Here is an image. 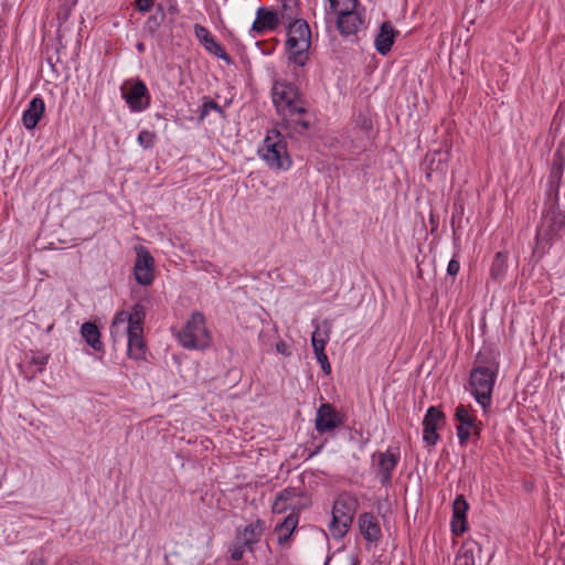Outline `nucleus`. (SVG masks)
Masks as SVG:
<instances>
[{"instance_id": "obj_24", "label": "nucleus", "mask_w": 565, "mask_h": 565, "mask_svg": "<svg viewBox=\"0 0 565 565\" xmlns=\"http://www.w3.org/2000/svg\"><path fill=\"white\" fill-rule=\"evenodd\" d=\"M396 33L390 21H385L381 24L380 32L374 41L375 49L380 54L386 55L391 51Z\"/></svg>"}, {"instance_id": "obj_8", "label": "nucleus", "mask_w": 565, "mask_h": 565, "mask_svg": "<svg viewBox=\"0 0 565 565\" xmlns=\"http://www.w3.org/2000/svg\"><path fill=\"white\" fill-rule=\"evenodd\" d=\"M137 257L134 266L136 281L141 286H149L154 279V259L150 252L143 247L136 248Z\"/></svg>"}, {"instance_id": "obj_30", "label": "nucleus", "mask_w": 565, "mask_h": 565, "mask_svg": "<svg viewBox=\"0 0 565 565\" xmlns=\"http://www.w3.org/2000/svg\"><path fill=\"white\" fill-rule=\"evenodd\" d=\"M455 418L460 425L472 428L475 435H479L481 423L471 416L465 405H458L455 411Z\"/></svg>"}, {"instance_id": "obj_19", "label": "nucleus", "mask_w": 565, "mask_h": 565, "mask_svg": "<svg viewBox=\"0 0 565 565\" xmlns=\"http://www.w3.org/2000/svg\"><path fill=\"white\" fill-rule=\"evenodd\" d=\"M337 15V28L342 35L348 36L355 34L363 24V20L355 9L341 12Z\"/></svg>"}, {"instance_id": "obj_32", "label": "nucleus", "mask_w": 565, "mask_h": 565, "mask_svg": "<svg viewBox=\"0 0 565 565\" xmlns=\"http://www.w3.org/2000/svg\"><path fill=\"white\" fill-rule=\"evenodd\" d=\"M324 330L320 326L316 328L311 335V345L313 351L324 350L327 342L329 341L330 326L328 322H323Z\"/></svg>"}, {"instance_id": "obj_18", "label": "nucleus", "mask_w": 565, "mask_h": 565, "mask_svg": "<svg viewBox=\"0 0 565 565\" xmlns=\"http://www.w3.org/2000/svg\"><path fill=\"white\" fill-rule=\"evenodd\" d=\"M499 354L490 348H482L476 355L472 370L498 374Z\"/></svg>"}, {"instance_id": "obj_23", "label": "nucleus", "mask_w": 565, "mask_h": 565, "mask_svg": "<svg viewBox=\"0 0 565 565\" xmlns=\"http://www.w3.org/2000/svg\"><path fill=\"white\" fill-rule=\"evenodd\" d=\"M45 110L44 100L36 96L31 99L29 107L23 111L22 122L28 130L36 127Z\"/></svg>"}, {"instance_id": "obj_27", "label": "nucleus", "mask_w": 565, "mask_h": 565, "mask_svg": "<svg viewBox=\"0 0 565 565\" xmlns=\"http://www.w3.org/2000/svg\"><path fill=\"white\" fill-rule=\"evenodd\" d=\"M81 334L95 351H103L104 345L100 341V331L94 322H84L81 327Z\"/></svg>"}, {"instance_id": "obj_10", "label": "nucleus", "mask_w": 565, "mask_h": 565, "mask_svg": "<svg viewBox=\"0 0 565 565\" xmlns=\"http://www.w3.org/2000/svg\"><path fill=\"white\" fill-rule=\"evenodd\" d=\"M376 458V476L380 479L382 486H388L392 480L393 471L395 470L398 461L399 454L386 450L384 452L379 451L373 455Z\"/></svg>"}, {"instance_id": "obj_5", "label": "nucleus", "mask_w": 565, "mask_h": 565, "mask_svg": "<svg viewBox=\"0 0 565 565\" xmlns=\"http://www.w3.org/2000/svg\"><path fill=\"white\" fill-rule=\"evenodd\" d=\"M497 376L498 374L491 375L489 372H481L479 370H471L470 372L469 384L471 386V394L483 409L491 405Z\"/></svg>"}, {"instance_id": "obj_45", "label": "nucleus", "mask_w": 565, "mask_h": 565, "mask_svg": "<svg viewBox=\"0 0 565 565\" xmlns=\"http://www.w3.org/2000/svg\"><path fill=\"white\" fill-rule=\"evenodd\" d=\"M460 269V263L456 258L450 259L447 266V274L449 276H456L459 273Z\"/></svg>"}, {"instance_id": "obj_49", "label": "nucleus", "mask_w": 565, "mask_h": 565, "mask_svg": "<svg viewBox=\"0 0 565 565\" xmlns=\"http://www.w3.org/2000/svg\"><path fill=\"white\" fill-rule=\"evenodd\" d=\"M278 352L286 353V344L284 342H279L276 345Z\"/></svg>"}, {"instance_id": "obj_25", "label": "nucleus", "mask_w": 565, "mask_h": 565, "mask_svg": "<svg viewBox=\"0 0 565 565\" xmlns=\"http://www.w3.org/2000/svg\"><path fill=\"white\" fill-rule=\"evenodd\" d=\"M143 330L127 328L128 355L135 360H142L146 356V343L142 338Z\"/></svg>"}, {"instance_id": "obj_39", "label": "nucleus", "mask_w": 565, "mask_h": 565, "mask_svg": "<svg viewBox=\"0 0 565 565\" xmlns=\"http://www.w3.org/2000/svg\"><path fill=\"white\" fill-rule=\"evenodd\" d=\"M288 509H295V504L292 503H287L285 500H284V497H276L274 503H273V512L274 513H284L285 511H287Z\"/></svg>"}, {"instance_id": "obj_9", "label": "nucleus", "mask_w": 565, "mask_h": 565, "mask_svg": "<svg viewBox=\"0 0 565 565\" xmlns=\"http://www.w3.org/2000/svg\"><path fill=\"white\" fill-rule=\"evenodd\" d=\"M445 422L446 416L438 407L431 406L427 409L423 419V441L427 446H435L438 443L440 436L437 428Z\"/></svg>"}, {"instance_id": "obj_7", "label": "nucleus", "mask_w": 565, "mask_h": 565, "mask_svg": "<svg viewBox=\"0 0 565 565\" xmlns=\"http://www.w3.org/2000/svg\"><path fill=\"white\" fill-rule=\"evenodd\" d=\"M344 423V416L330 403H322L316 413L315 427L322 435L331 433Z\"/></svg>"}, {"instance_id": "obj_26", "label": "nucleus", "mask_w": 565, "mask_h": 565, "mask_svg": "<svg viewBox=\"0 0 565 565\" xmlns=\"http://www.w3.org/2000/svg\"><path fill=\"white\" fill-rule=\"evenodd\" d=\"M564 164H565V159H564L563 154L559 151L555 152L553 156V162H552V167H551L548 183H550L551 189L555 188L554 190H555L556 201H558V191H559V185H561V181H562V177H563V172H564Z\"/></svg>"}, {"instance_id": "obj_33", "label": "nucleus", "mask_w": 565, "mask_h": 565, "mask_svg": "<svg viewBox=\"0 0 565 565\" xmlns=\"http://www.w3.org/2000/svg\"><path fill=\"white\" fill-rule=\"evenodd\" d=\"M211 110H215L216 113L220 114V116L222 118H225L224 109L216 102H214L213 99H211L209 97H204L203 104L201 106V111H200L199 119L203 120L209 115V113Z\"/></svg>"}, {"instance_id": "obj_41", "label": "nucleus", "mask_w": 565, "mask_h": 565, "mask_svg": "<svg viewBox=\"0 0 565 565\" xmlns=\"http://www.w3.org/2000/svg\"><path fill=\"white\" fill-rule=\"evenodd\" d=\"M278 497H284L287 503H294L295 499L300 497V491L297 488H287L278 493Z\"/></svg>"}, {"instance_id": "obj_36", "label": "nucleus", "mask_w": 565, "mask_h": 565, "mask_svg": "<svg viewBox=\"0 0 565 565\" xmlns=\"http://www.w3.org/2000/svg\"><path fill=\"white\" fill-rule=\"evenodd\" d=\"M156 134L149 130H141L138 135V143L143 149H151L154 146L156 142Z\"/></svg>"}, {"instance_id": "obj_34", "label": "nucleus", "mask_w": 565, "mask_h": 565, "mask_svg": "<svg viewBox=\"0 0 565 565\" xmlns=\"http://www.w3.org/2000/svg\"><path fill=\"white\" fill-rule=\"evenodd\" d=\"M159 14L150 15L143 26V31L151 35H153L158 31L164 19V13L161 6H159Z\"/></svg>"}, {"instance_id": "obj_50", "label": "nucleus", "mask_w": 565, "mask_h": 565, "mask_svg": "<svg viewBox=\"0 0 565 565\" xmlns=\"http://www.w3.org/2000/svg\"><path fill=\"white\" fill-rule=\"evenodd\" d=\"M28 565H44L41 559H32Z\"/></svg>"}, {"instance_id": "obj_47", "label": "nucleus", "mask_w": 565, "mask_h": 565, "mask_svg": "<svg viewBox=\"0 0 565 565\" xmlns=\"http://www.w3.org/2000/svg\"><path fill=\"white\" fill-rule=\"evenodd\" d=\"M135 6L140 12H148L152 7V0H136Z\"/></svg>"}, {"instance_id": "obj_22", "label": "nucleus", "mask_w": 565, "mask_h": 565, "mask_svg": "<svg viewBox=\"0 0 565 565\" xmlns=\"http://www.w3.org/2000/svg\"><path fill=\"white\" fill-rule=\"evenodd\" d=\"M299 522V516L297 513L291 512L287 515L280 523H278L275 527V533L277 534L278 544L281 546H289L291 542V536L295 530L297 529Z\"/></svg>"}, {"instance_id": "obj_17", "label": "nucleus", "mask_w": 565, "mask_h": 565, "mask_svg": "<svg viewBox=\"0 0 565 565\" xmlns=\"http://www.w3.org/2000/svg\"><path fill=\"white\" fill-rule=\"evenodd\" d=\"M146 318V310L143 305L135 303L131 308L130 312L121 311L117 313L114 319L113 328L118 326L119 323H125L128 321L127 328H137V330H143V321Z\"/></svg>"}, {"instance_id": "obj_38", "label": "nucleus", "mask_w": 565, "mask_h": 565, "mask_svg": "<svg viewBox=\"0 0 565 565\" xmlns=\"http://www.w3.org/2000/svg\"><path fill=\"white\" fill-rule=\"evenodd\" d=\"M286 115L294 118L295 116L302 115L307 113L306 108L302 106V102L297 99V102H292V105H287L286 109L282 110Z\"/></svg>"}, {"instance_id": "obj_1", "label": "nucleus", "mask_w": 565, "mask_h": 565, "mask_svg": "<svg viewBox=\"0 0 565 565\" xmlns=\"http://www.w3.org/2000/svg\"><path fill=\"white\" fill-rule=\"evenodd\" d=\"M565 228V214L558 207V201L554 202L543 213L541 224L536 231L533 256L541 259L551 248L553 239Z\"/></svg>"}, {"instance_id": "obj_51", "label": "nucleus", "mask_w": 565, "mask_h": 565, "mask_svg": "<svg viewBox=\"0 0 565 565\" xmlns=\"http://www.w3.org/2000/svg\"><path fill=\"white\" fill-rule=\"evenodd\" d=\"M137 50H138L139 52H143V51H145V45H143V43H138V44H137Z\"/></svg>"}, {"instance_id": "obj_52", "label": "nucleus", "mask_w": 565, "mask_h": 565, "mask_svg": "<svg viewBox=\"0 0 565 565\" xmlns=\"http://www.w3.org/2000/svg\"><path fill=\"white\" fill-rule=\"evenodd\" d=\"M175 10H177V8H175L174 6H171V7L169 8V11H170L171 13H173Z\"/></svg>"}, {"instance_id": "obj_13", "label": "nucleus", "mask_w": 565, "mask_h": 565, "mask_svg": "<svg viewBox=\"0 0 565 565\" xmlns=\"http://www.w3.org/2000/svg\"><path fill=\"white\" fill-rule=\"evenodd\" d=\"M266 530V523L262 519H257L255 522L246 525L243 530H236V539L246 547L249 552H254V545L258 543Z\"/></svg>"}, {"instance_id": "obj_11", "label": "nucleus", "mask_w": 565, "mask_h": 565, "mask_svg": "<svg viewBox=\"0 0 565 565\" xmlns=\"http://www.w3.org/2000/svg\"><path fill=\"white\" fill-rule=\"evenodd\" d=\"M449 159L450 150L447 147L428 152L425 157L426 178L430 179L434 173L440 177L445 175L448 171Z\"/></svg>"}, {"instance_id": "obj_14", "label": "nucleus", "mask_w": 565, "mask_h": 565, "mask_svg": "<svg viewBox=\"0 0 565 565\" xmlns=\"http://www.w3.org/2000/svg\"><path fill=\"white\" fill-rule=\"evenodd\" d=\"M281 22L278 12L260 7L256 11V19L252 24V31L263 34L266 31H274Z\"/></svg>"}, {"instance_id": "obj_15", "label": "nucleus", "mask_w": 565, "mask_h": 565, "mask_svg": "<svg viewBox=\"0 0 565 565\" xmlns=\"http://www.w3.org/2000/svg\"><path fill=\"white\" fill-rule=\"evenodd\" d=\"M359 530L364 540L377 544L382 537V530L376 518L370 512H363L358 520Z\"/></svg>"}, {"instance_id": "obj_48", "label": "nucleus", "mask_w": 565, "mask_h": 565, "mask_svg": "<svg viewBox=\"0 0 565 565\" xmlns=\"http://www.w3.org/2000/svg\"><path fill=\"white\" fill-rule=\"evenodd\" d=\"M245 548L246 547L243 546L242 543L238 546H236L231 554L232 559L236 562L241 561L243 558Z\"/></svg>"}, {"instance_id": "obj_2", "label": "nucleus", "mask_w": 565, "mask_h": 565, "mask_svg": "<svg viewBox=\"0 0 565 565\" xmlns=\"http://www.w3.org/2000/svg\"><path fill=\"white\" fill-rule=\"evenodd\" d=\"M359 509L356 495L342 492L338 495L332 508V520L329 531L334 539H342L350 530Z\"/></svg>"}, {"instance_id": "obj_16", "label": "nucleus", "mask_w": 565, "mask_h": 565, "mask_svg": "<svg viewBox=\"0 0 565 565\" xmlns=\"http://www.w3.org/2000/svg\"><path fill=\"white\" fill-rule=\"evenodd\" d=\"M469 504L462 494L458 495L452 503L451 531L455 535H460L467 530L466 514Z\"/></svg>"}, {"instance_id": "obj_20", "label": "nucleus", "mask_w": 565, "mask_h": 565, "mask_svg": "<svg viewBox=\"0 0 565 565\" xmlns=\"http://www.w3.org/2000/svg\"><path fill=\"white\" fill-rule=\"evenodd\" d=\"M273 99L277 110L280 111L285 110L287 105H292V102H297L299 93L291 84H280L274 87Z\"/></svg>"}, {"instance_id": "obj_37", "label": "nucleus", "mask_w": 565, "mask_h": 565, "mask_svg": "<svg viewBox=\"0 0 565 565\" xmlns=\"http://www.w3.org/2000/svg\"><path fill=\"white\" fill-rule=\"evenodd\" d=\"M455 565H475V555L472 550L463 548L456 556Z\"/></svg>"}, {"instance_id": "obj_42", "label": "nucleus", "mask_w": 565, "mask_h": 565, "mask_svg": "<svg viewBox=\"0 0 565 565\" xmlns=\"http://www.w3.org/2000/svg\"><path fill=\"white\" fill-rule=\"evenodd\" d=\"M318 362L320 363L323 372L329 375L331 373V364L329 363L328 356L324 350L315 352Z\"/></svg>"}, {"instance_id": "obj_3", "label": "nucleus", "mask_w": 565, "mask_h": 565, "mask_svg": "<svg viewBox=\"0 0 565 565\" xmlns=\"http://www.w3.org/2000/svg\"><path fill=\"white\" fill-rule=\"evenodd\" d=\"M177 339L184 349L205 350L211 343V334L203 313L192 312L184 327L177 333Z\"/></svg>"}, {"instance_id": "obj_4", "label": "nucleus", "mask_w": 565, "mask_h": 565, "mask_svg": "<svg viewBox=\"0 0 565 565\" xmlns=\"http://www.w3.org/2000/svg\"><path fill=\"white\" fill-rule=\"evenodd\" d=\"M258 153L270 169L287 170L291 166L287 142L277 129L268 130Z\"/></svg>"}, {"instance_id": "obj_31", "label": "nucleus", "mask_w": 565, "mask_h": 565, "mask_svg": "<svg viewBox=\"0 0 565 565\" xmlns=\"http://www.w3.org/2000/svg\"><path fill=\"white\" fill-rule=\"evenodd\" d=\"M508 268V255L502 252H498L493 258L490 267V276L494 280H500L504 277Z\"/></svg>"}, {"instance_id": "obj_43", "label": "nucleus", "mask_w": 565, "mask_h": 565, "mask_svg": "<svg viewBox=\"0 0 565 565\" xmlns=\"http://www.w3.org/2000/svg\"><path fill=\"white\" fill-rule=\"evenodd\" d=\"M289 122L292 125V128L302 135L309 128V121L299 119V118H290Z\"/></svg>"}, {"instance_id": "obj_12", "label": "nucleus", "mask_w": 565, "mask_h": 565, "mask_svg": "<svg viewBox=\"0 0 565 565\" xmlns=\"http://www.w3.org/2000/svg\"><path fill=\"white\" fill-rule=\"evenodd\" d=\"M194 34L209 53L225 61L228 64L232 63V58L226 53L225 49L215 41L214 36L204 25L199 23L194 24Z\"/></svg>"}, {"instance_id": "obj_28", "label": "nucleus", "mask_w": 565, "mask_h": 565, "mask_svg": "<svg viewBox=\"0 0 565 565\" xmlns=\"http://www.w3.org/2000/svg\"><path fill=\"white\" fill-rule=\"evenodd\" d=\"M296 41L311 42V30L306 20H296L288 25V38Z\"/></svg>"}, {"instance_id": "obj_29", "label": "nucleus", "mask_w": 565, "mask_h": 565, "mask_svg": "<svg viewBox=\"0 0 565 565\" xmlns=\"http://www.w3.org/2000/svg\"><path fill=\"white\" fill-rule=\"evenodd\" d=\"M281 23L289 25L298 19V0H282L281 10L278 12Z\"/></svg>"}, {"instance_id": "obj_6", "label": "nucleus", "mask_w": 565, "mask_h": 565, "mask_svg": "<svg viewBox=\"0 0 565 565\" xmlns=\"http://www.w3.org/2000/svg\"><path fill=\"white\" fill-rule=\"evenodd\" d=\"M122 98L129 109L135 113L146 110L150 106L151 96L141 79H128L121 87Z\"/></svg>"}, {"instance_id": "obj_44", "label": "nucleus", "mask_w": 565, "mask_h": 565, "mask_svg": "<svg viewBox=\"0 0 565 565\" xmlns=\"http://www.w3.org/2000/svg\"><path fill=\"white\" fill-rule=\"evenodd\" d=\"M470 427L468 426H463V425H459L457 427V437L459 439V443L461 446L466 445L469 437H470V430H469Z\"/></svg>"}, {"instance_id": "obj_35", "label": "nucleus", "mask_w": 565, "mask_h": 565, "mask_svg": "<svg viewBox=\"0 0 565 565\" xmlns=\"http://www.w3.org/2000/svg\"><path fill=\"white\" fill-rule=\"evenodd\" d=\"M330 3V11L339 14L344 11L356 9L358 0H328Z\"/></svg>"}, {"instance_id": "obj_21", "label": "nucleus", "mask_w": 565, "mask_h": 565, "mask_svg": "<svg viewBox=\"0 0 565 565\" xmlns=\"http://www.w3.org/2000/svg\"><path fill=\"white\" fill-rule=\"evenodd\" d=\"M310 45L311 42L296 41L295 38L287 39L286 46L289 61L299 66L306 65L309 60Z\"/></svg>"}, {"instance_id": "obj_40", "label": "nucleus", "mask_w": 565, "mask_h": 565, "mask_svg": "<svg viewBox=\"0 0 565 565\" xmlns=\"http://www.w3.org/2000/svg\"><path fill=\"white\" fill-rule=\"evenodd\" d=\"M63 3L61 6V10L57 13V18L60 21L64 22L67 20L70 11L73 6L76 4L77 0H62Z\"/></svg>"}, {"instance_id": "obj_46", "label": "nucleus", "mask_w": 565, "mask_h": 565, "mask_svg": "<svg viewBox=\"0 0 565 565\" xmlns=\"http://www.w3.org/2000/svg\"><path fill=\"white\" fill-rule=\"evenodd\" d=\"M49 355L33 356L31 363L38 366V372H42L43 367L47 363Z\"/></svg>"}]
</instances>
